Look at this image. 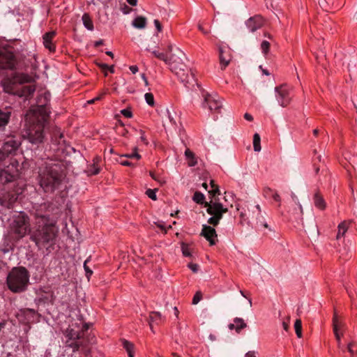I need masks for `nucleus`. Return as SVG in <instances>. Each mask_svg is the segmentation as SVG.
Wrapping results in <instances>:
<instances>
[{
	"label": "nucleus",
	"mask_w": 357,
	"mask_h": 357,
	"mask_svg": "<svg viewBox=\"0 0 357 357\" xmlns=\"http://www.w3.org/2000/svg\"><path fill=\"white\" fill-rule=\"evenodd\" d=\"M47 96L50 94L38 97V103L42 105H38L36 109L29 111L26 115V123L22 136L32 144L41 143L44 138L45 124L48 119V113L45 107L48 102Z\"/></svg>",
	"instance_id": "obj_1"
},
{
	"label": "nucleus",
	"mask_w": 357,
	"mask_h": 357,
	"mask_svg": "<svg viewBox=\"0 0 357 357\" xmlns=\"http://www.w3.org/2000/svg\"><path fill=\"white\" fill-rule=\"evenodd\" d=\"M89 328V324L85 323L81 317L73 319L64 333L67 338L66 347L71 348L73 352L80 351L86 356L88 355L91 342L85 333Z\"/></svg>",
	"instance_id": "obj_2"
},
{
	"label": "nucleus",
	"mask_w": 357,
	"mask_h": 357,
	"mask_svg": "<svg viewBox=\"0 0 357 357\" xmlns=\"http://www.w3.org/2000/svg\"><path fill=\"white\" fill-rule=\"evenodd\" d=\"M32 81V77L28 74L15 73L3 80V87L6 93L29 100L33 97L36 91V86L34 84L27 86L23 84L31 83Z\"/></svg>",
	"instance_id": "obj_3"
},
{
	"label": "nucleus",
	"mask_w": 357,
	"mask_h": 357,
	"mask_svg": "<svg viewBox=\"0 0 357 357\" xmlns=\"http://www.w3.org/2000/svg\"><path fill=\"white\" fill-rule=\"evenodd\" d=\"M58 233L56 221L33 224L30 240L35 243L38 249H47L55 244Z\"/></svg>",
	"instance_id": "obj_4"
},
{
	"label": "nucleus",
	"mask_w": 357,
	"mask_h": 357,
	"mask_svg": "<svg viewBox=\"0 0 357 357\" xmlns=\"http://www.w3.org/2000/svg\"><path fill=\"white\" fill-rule=\"evenodd\" d=\"M152 54L158 59L164 61L169 65L170 70L174 73L182 82L188 83L189 82L190 69L184 63L186 59L185 54L180 49H177L176 52L168 56L167 54L154 50Z\"/></svg>",
	"instance_id": "obj_5"
},
{
	"label": "nucleus",
	"mask_w": 357,
	"mask_h": 357,
	"mask_svg": "<svg viewBox=\"0 0 357 357\" xmlns=\"http://www.w3.org/2000/svg\"><path fill=\"white\" fill-rule=\"evenodd\" d=\"M40 187L46 192H52L61 185L63 178V169L59 163L47 164L39 173Z\"/></svg>",
	"instance_id": "obj_6"
},
{
	"label": "nucleus",
	"mask_w": 357,
	"mask_h": 357,
	"mask_svg": "<svg viewBox=\"0 0 357 357\" xmlns=\"http://www.w3.org/2000/svg\"><path fill=\"white\" fill-rule=\"evenodd\" d=\"M29 272L25 267L17 266L13 268L6 278V284L8 289L15 294L25 291L29 284Z\"/></svg>",
	"instance_id": "obj_7"
},
{
	"label": "nucleus",
	"mask_w": 357,
	"mask_h": 357,
	"mask_svg": "<svg viewBox=\"0 0 357 357\" xmlns=\"http://www.w3.org/2000/svg\"><path fill=\"white\" fill-rule=\"evenodd\" d=\"M31 231L30 218L26 213L21 211L12 216L8 232L15 241H18L26 235H31Z\"/></svg>",
	"instance_id": "obj_8"
},
{
	"label": "nucleus",
	"mask_w": 357,
	"mask_h": 357,
	"mask_svg": "<svg viewBox=\"0 0 357 357\" xmlns=\"http://www.w3.org/2000/svg\"><path fill=\"white\" fill-rule=\"evenodd\" d=\"M204 207L206 208V212L211 215L208 220V223L214 227L217 226L220 220L222 218L223 214L228 211L227 207L216 199H211L208 202L204 203Z\"/></svg>",
	"instance_id": "obj_9"
},
{
	"label": "nucleus",
	"mask_w": 357,
	"mask_h": 357,
	"mask_svg": "<svg viewBox=\"0 0 357 357\" xmlns=\"http://www.w3.org/2000/svg\"><path fill=\"white\" fill-rule=\"evenodd\" d=\"M51 209L52 206L49 202L35 204L30 212L31 215L34 218V224L56 221V220L50 218Z\"/></svg>",
	"instance_id": "obj_10"
},
{
	"label": "nucleus",
	"mask_w": 357,
	"mask_h": 357,
	"mask_svg": "<svg viewBox=\"0 0 357 357\" xmlns=\"http://www.w3.org/2000/svg\"><path fill=\"white\" fill-rule=\"evenodd\" d=\"M17 60L14 53L6 47L0 48V68L13 70L16 68Z\"/></svg>",
	"instance_id": "obj_11"
},
{
	"label": "nucleus",
	"mask_w": 357,
	"mask_h": 357,
	"mask_svg": "<svg viewBox=\"0 0 357 357\" xmlns=\"http://www.w3.org/2000/svg\"><path fill=\"white\" fill-rule=\"evenodd\" d=\"M275 98L279 105L283 107L288 106L292 99L291 88L287 84H281L275 88Z\"/></svg>",
	"instance_id": "obj_12"
},
{
	"label": "nucleus",
	"mask_w": 357,
	"mask_h": 357,
	"mask_svg": "<svg viewBox=\"0 0 357 357\" xmlns=\"http://www.w3.org/2000/svg\"><path fill=\"white\" fill-rule=\"evenodd\" d=\"M18 162L15 160L12 162L6 168L0 170V181L3 183H6L14 181L19 175L17 169Z\"/></svg>",
	"instance_id": "obj_13"
},
{
	"label": "nucleus",
	"mask_w": 357,
	"mask_h": 357,
	"mask_svg": "<svg viewBox=\"0 0 357 357\" xmlns=\"http://www.w3.org/2000/svg\"><path fill=\"white\" fill-rule=\"evenodd\" d=\"M203 97L204 102L207 105V107L211 112L214 111L216 113H220L222 104L218 95L206 93L203 94Z\"/></svg>",
	"instance_id": "obj_14"
},
{
	"label": "nucleus",
	"mask_w": 357,
	"mask_h": 357,
	"mask_svg": "<svg viewBox=\"0 0 357 357\" xmlns=\"http://www.w3.org/2000/svg\"><path fill=\"white\" fill-rule=\"evenodd\" d=\"M343 324L342 321L339 319L337 312L335 311L333 317V333L337 340V347L340 349L343 352H344V347L342 344L341 337L343 335V333L340 331V328L342 327Z\"/></svg>",
	"instance_id": "obj_15"
},
{
	"label": "nucleus",
	"mask_w": 357,
	"mask_h": 357,
	"mask_svg": "<svg viewBox=\"0 0 357 357\" xmlns=\"http://www.w3.org/2000/svg\"><path fill=\"white\" fill-rule=\"evenodd\" d=\"M21 145V140L15 136L8 137L4 142L2 148L3 150L11 155L15 153Z\"/></svg>",
	"instance_id": "obj_16"
},
{
	"label": "nucleus",
	"mask_w": 357,
	"mask_h": 357,
	"mask_svg": "<svg viewBox=\"0 0 357 357\" xmlns=\"http://www.w3.org/2000/svg\"><path fill=\"white\" fill-rule=\"evenodd\" d=\"M265 23L264 18L260 15L250 17L245 22L247 27L251 32H255L261 28Z\"/></svg>",
	"instance_id": "obj_17"
},
{
	"label": "nucleus",
	"mask_w": 357,
	"mask_h": 357,
	"mask_svg": "<svg viewBox=\"0 0 357 357\" xmlns=\"http://www.w3.org/2000/svg\"><path fill=\"white\" fill-rule=\"evenodd\" d=\"M201 235L209 242L211 245H213L216 243L218 236L215 229L213 227L204 225L202 226Z\"/></svg>",
	"instance_id": "obj_18"
},
{
	"label": "nucleus",
	"mask_w": 357,
	"mask_h": 357,
	"mask_svg": "<svg viewBox=\"0 0 357 357\" xmlns=\"http://www.w3.org/2000/svg\"><path fill=\"white\" fill-rule=\"evenodd\" d=\"M219 58L221 69H225L229 63L231 59V51L227 47H220L219 48Z\"/></svg>",
	"instance_id": "obj_19"
},
{
	"label": "nucleus",
	"mask_w": 357,
	"mask_h": 357,
	"mask_svg": "<svg viewBox=\"0 0 357 357\" xmlns=\"http://www.w3.org/2000/svg\"><path fill=\"white\" fill-rule=\"evenodd\" d=\"M17 196L13 192H6L0 196V204L1 206L10 208L16 202Z\"/></svg>",
	"instance_id": "obj_20"
},
{
	"label": "nucleus",
	"mask_w": 357,
	"mask_h": 357,
	"mask_svg": "<svg viewBox=\"0 0 357 357\" xmlns=\"http://www.w3.org/2000/svg\"><path fill=\"white\" fill-rule=\"evenodd\" d=\"M56 31H52L45 33L43 36V45L45 48L48 49L50 52H54L56 50V45L52 42L53 39L56 36Z\"/></svg>",
	"instance_id": "obj_21"
},
{
	"label": "nucleus",
	"mask_w": 357,
	"mask_h": 357,
	"mask_svg": "<svg viewBox=\"0 0 357 357\" xmlns=\"http://www.w3.org/2000/svg\"><path fill=\"white\" fill-rule=\"evenodd\" d=\"M165 317L162 316L160 312H151L149 314V324L150 326V328L153 333H155L153 331V324H155L157 325H159L164 322Z\"/></svg>",
	"instance_id": "obj_22"
},
{
	"label": "nucleus",
	"mask_w": 357,
	"mask_h": 357,
	"mask_svg": "<svg viewBox=\"0 0 357 357\" xmlns=\"http://www.w3.org/2000/svg\"><path fill=\"white\" fill-rule=\"evenodd\" d=\"M351 223H352V221L349 220H344L338 225V226H337L338 231H337V234L336 236V238L337 240L344 236V234L347 231V230L349 228Z\"/></svg>",
	"instance_id": "obj_23"
},
{
	"label": "nucleus",
	"mask_w": 357,
	"mask_h": 357,
	"mask_svg": "<svg viewBox=\"0 0 357 357\" xmlns=\"http://www.w3.org/2000/svg\"><path fill=\"white\" fill-rule=\"evenodd\" d=\"M313 201L314 206L323 211L326 207V202L323 197V196L321 195L319 190H317L313 196Z\"/></svg>",
	"instance_id": "obj_24"
},
{
	"label": "nucleus",
	"mask_w": 357,
	"mask_h": 357,
	"mask_svg": "<svg viewBox=\"0 0 357 357\" xmlns=\"http://www.w3.org/2000/svg\"><path fill=\"white\" fill-rule=\"evenodd\" d=\"M185 156L189 167H194L197 164V160L195 153L189 149L185 150Z\"/></svg>",
	"instance_id": "obj_25"
},
{
	"label": "nucleus",
	"mask_w": 357,
	"mask_h": 357,
	"mask_svg": "<svg viewBox=\"0 0 357 357\" xmlns=\"http://www.w3.org/2000/svg\"><path fill=\"white\" fill-rule=\"evenodd\" d=\"M10 114V112H3L0 109V128L5 127L8 123Z\"/></svg>",
	"instance_id": "obj_26"
},
{
	"label": "nucleus",
	"mask_w": 357,
	"mask_h": 357,
	"mask_svg": "<svg viewBox=\"0 0 357 357\" xmlns=\"http://www.w3.org/2000/svg\"><path fill=\"white\" fill-rule=\"evenodd\" d=\"M84 26L89 31L94 29V26L89 14L84 13L82 17Z\"/></svg>",
	"instance_id": "obj_27"
},
{
	"label": "nucleus",
	"mask_w": 357,
	"mask_h": 357,
	"mask_svg": "<svg viewBox=\"0 0 357 357\" xmlns=\"http://www.w3.org/2000/svg\"><path fill=\"white\" fill-rule=\"evenodd\" d=\"M132 24L137 29H144L146 25V19L142 16H138L134 19Z\"/></svg>",
	"instance_id": "obj_28"
},
{
	"label": "nucleus",
	"mask_w": 357,
	"mask_h": 357,
	"mask_svg": "<svg viewBox=\"0 0 357 357\" xmlns=\"http://www.w3.org/2000/svg\"><path fill=\"white\" fill-rule=\"evenodd\" d=\"M123 347L128 352L129 357H134V345L130 342L123 340L122 341Z\"/></svg>",
	"instance_id": "obj_29"
},
{
	"label": "nucleus",
	"mask_w": 357,
	"mask_h": 357,
	"mask_svg": "<svg viewBox=\"0 0 357 357\" xmlns=\"http://www.w3.org/2000/svg\"><path fill=\"white\" fill-rule=\"evenodd\" d=\"M234 322L235 323V330L237 333H239L243 328H245L247 326V324L241 318H235L234 319Z\"/></svg>",
	"instance_id": "obj_30"
},
{
	"label": "nucleus",
	"mask_w": 357,
	"mask_h": 357,
	"mask_svg": "<svg viewBox=\"0 0 357 357\" xmlns=\"http://www.w3.org/2000/svg\"><path fill=\"white\" fill-rule=\"evenodd\" d=\"M204 199H205V197L204 195V194H202V192H195L193 197H192V200L196 202L197 204H203L204 206V203L206 202H204Z\"/></svg>",
	"instance_id": "obj_31"
},
{
	"label": "nucleus",
	"mask_w": 357,
	"mask_h": 357,
	"mask_svg": "<svg viewBox=\"0 0 357 357\" xmlns=\"http://www.w3.org/2000/svg\"><path fill=\"white\" fill-rule=\"evenodd\" d=\"M260 136L258 133H255L253 136V147L254 150L257 152L261 151V145H260Z\"/></svg>",
	"instance_id": "obj_32"
},
{
	"label": "nucleus",
	"mask_w": 357,
	"mask_h": 357,
	"mask_svg": "<svg viewBox=\"0 0 357 357\" xmlns=\"http://www.w3.org/2000/svg\"><path fill=\"white\" fill-rule=\"evenodd\" d=\"M295 332L298 338L302 337V322L301 319H296L294 323Z\"/></svg>",
	"instance_id": "obj_33"
},
{
	"label": "nucleus",
	"mask_w": 357,
	"mask_h": 357,
	"mask_svg": "<svg viewBox=\"0 0 357 357\" xmlns=\"http://www.w3.org/2000/svg\"><path fill=\"white\" fill-rule=\"evenodd\" d=\"M63 137V133H61L59 130L56 129L54 131L52 140L54 141L56 143L59 144L61 142V141L64 142V140H62Z\"/></svg>",
	"instance_id": "obj_34"
},
{
	"label": "nucleus",
	"mask_w": 357,
	"mask_h": 357,
	"mask_svg": "<svg viewBox=\"0 0 357 357\" xmlns=\"http://www.w3.org/2000/svg\"><path fill=\"white\" fill-rule=\"evenodd\" d=\"M347 350L351 356L357 355V344L352 341L347 344Z\"/></svg>",
	"instance_id": "obj_35"
},
{
	"label": "nucleus",
	"mask_w": 357,
	"mask_h": 357,
	"mask_svg": "<svg viewBox=\"0 0 357 357\" xmlns=\"http://www.w3.org/2000/svg\"><path fill=\"white\" fill-rule=\"evenodd\" d=\"M137 147H135L133 151L134 152L130 154H125L121 156V158H127L130 159H136L137 160H139L141 158V155L137 153Z\"/></svg>",
	"instance_id": "obj_36"
},
{
	"label": "nucleus",
	"mask_w": 357,
	"mask_h": 357,
	"mask_svg": "<svg viewBox=\"0 0 357 357\" xmlns=\"http://www.w3.org/2000/svg\"><path fill=\"white\" fill-rule=\"evenodd\" d=\"M270 43L267 40H263L261 43V50L264 56H266L270 50Z\"/></svg>",
	"instance_id": "obj_37"
},
{
	"label": "nucleus",
	"mask_w": 357,
	"mask_h": 357,
	"mask_svg": "<svg viewBox=\"0 0 357 357\" xmlns=\"http://www.w3.org/2000/svg\"><path fill=\"white\" fill-rule=\"evenodd\" d=\"M211 185L212 188V190L208 191V193L212 196L215 197L217 194H220V190L218 188V186L215 184V182L213 180L211 181Z\"/></svg>",
	"instance_id": "obj_38"
},
{
	"label": "nucleus",
	"mask_w": 357,
	"mask_h": 357,
	"mask_svg": "<svg viewBox=\"0 0 357 357\" xmlns=\"http://www.w3.org/2000/svg\"><path fill=\"white\" fill-rule=\"evenodd\" d=\"M144 98H145V100H146V103L149 105H150L151 107L154 106V105H155L154 97L151 93H145Z\"/></svg>",
	"instance_id": "obj_39"
},
{
	"label": "nucleus",
	"mask_w": 357,
	"mask_h": 357,
	"mask_svg": "<svg viewBox=\"0 0 357 357\" xmlns=\"http://www.w3.org/2000/svg\"><path fill=\"white\" fill-rule=\"evenodd\" d=\"M181 250L183 256L185 257H190L191 256V250L189 245L185 243H182L181 244Z\"/></svg>",
	"instance_id": "obj_40"
},
{
	"label": "nucleus",
	"mask_w": 357,
	"mask_h": 357,
	"mask_svg": "<svg viewBox=\"0 0 357 357\" xmlns=\"http://www.w3.org/2000/svg\"><path fill=\"white\" fill-rule=\"evenodd\" d=\"M90 257L86 259L84 263V268L86 272V275L88 278L92 275L93 271L90 269V268L87 266V263L89 261Z\"/></svg>",
	"instance_id": "obj_41"
},
{
	"label": "nucleus",
	"mask_w": 357,
	"mask_h": 357,
	"mask_svg": "<svg viewBox=\"0 0 357 357\" xmlns=\"http://www.w3.org/2000/svg\"><path fill=\"white\" fill-rule=\"evenodd\" d=\"M202 298V294L201 291H197L192 298V304L197 305Z\"/></svg>",
	"instance_id": "obj_42"
},
{
	"label": "nucleus",
	"mask_w": 357,
	"mask_h": 357,
	"mask_svg": "<svg viewBox=\"0 0 357 357\" xmlns=\"http://www.w3.org/2000/svg\"><path fill=\"white\" fill-rule=\"evenodd\" d=\"M156 190L157 189H154V190H152V189H148L146 191V195L151 199L153 200H156L157 197H156Z\"/></svg>",
	"instance_id": "obj_43"
},
{
	"label": "nucleus",
	"mask_w": 357,
	"mask_h": 357,
	"mask_svg": "<svg viewBox=\"0 0 357 357\" xmlns=\"http://www.w3.org/2000/svg\"><path fill=\"white\" fill-rule=\"evenodd\" d=\"M121 113L127 118H131L132 116V113L129 109H124L121 111Z\"/></svg>",
	"instance_id": "obj_44"
},
{
	"label": "nucleus",
	"mask_w": 357,
	"mask_h": 357,
	"mask_svg": "<svg viewBox=\"0 0 357 357\" xmlns=\"http://www.w3.org/2000/svg\"><path fill=\"white\" fill-rule=\"evenodd\" d=\"M8 156V153H6L3 148L0 149V162L6 160Z\"/></svg>",
	"instance_id": "obj_45"
},
{
	"label": "nucleus",
	"mask_w": 357,
	"mask_h": 357,
	"mask_svg": "<svg viewBox=\"0 0 357 357\" xmlns=\"http://www.w3.org/2000/svg\"><path fill=\"white\" fill-rule=\"evenodd\" d=\"M188 266L194 273H197L198 271L199 266L196 264L190 263L188 264Z\"/></svg>",
	"instance_id": "obj_46"
},
{
	"label": "nucleus",
	"mask_w": 357,
	"mask_h": 357,
	"mask_svg": "<svg viewBox=\"0 0 357 357\" xmlns=\"http://www.w3.org/2000/svg\"><path fill=\"white\" fill-rule=\"evenodd\" d=\"M139 133L140 134V139L142 140V142H144L146 145H147L149 144L145 135H144V130H139Z\"/></svg>",
	"instance_id": "obj_47"
},
{
	"label": "nucleus",
	"mask_w": 357,
	"mask_h": 357,
	"mask_svg": "<svg viewBox=\"0 0 357 357\" xmlns=\"http://www.w3.org/2000/svg\"><path fill=\"white\" fill-rule=\"evenodd\" d=\"M271 197L275 202L280 203V202H281L280 196L279 195V194L277 192L273 191V194L271 195Z\"/></svg>",
	"instance_id": "obj_48"
},
{
	"label": "nucleus",
	"mask_w": 357,
	"mask_h": 357,
	"mask_svg": "<svg viewBox=\"0 0 357 357\" xmlns=\"http://www.w3.org/2000/svg\"><path fill=\"white\" fill-rule=\"evenodd\" d=\"M119 163L123 166H130V167L135 166V165L132 162H130L128 160H119Z\"/></svg>",
	"instance_id": "obj_49"
},
{
	"label": "nucleus",
	"mask_w": 357,
	"mask_h": 357,
	"mask_svg": "<svg viewBox=\"0 0 357 357\" xmlns=\"http://www.w3.org/2000/svg\"><path fill=\"white\" fill-rule=\"evenodd\" d=\"M291 197H292L293 200L295 202V203L299 206L301 212V213H303V207H302L301 204L299 203V202L298 201L296 196L294 194H292Z\"/></svg>",
	"instance_id": "obj_50"
},
{
	"label": "nucleus",
	"mask_w": 357,
	"mask_h": 357,
	"mask_svg": "<svg viewBox=\"0 0 357 357\" xmlns=\"http://www.w3.org/2000/svg\"><path fill=\"white\" fill-rule=\"evenodd\" d=\"M154 24L158 30V32L162 31V25L158 20H154Z\"/></svg>",
	"instance_id": "obj_51"
},
{
	"label": "nucleus",
	"mask_w": 357,
	"mask_h": 357,
	"mask_svg": "<svg viewBox=\"0 0 357 357\" xmlns=\"http://www.w3.org/2000/svg\"><path fill=\"white\" fill-rule=\"evenodd\" d=\"M254 208H255L256 211H253L252 213L254 214L255 213H256L257 216H260L261 218H262L261 216V210L260 206L259 205H256Z\"/></svg>",
	"instance_id": "obj_52"
},
{
	"label": "nucleus",
	"mask_w": 357,
	"mask_h": 357,
	"mask_svg": "<svg viewBox=\"0 0 357 357\" xmlns=\"http://www.w3.org/2000/svg\"><path fill=\"white\" fill-rule=\"evenodd\" d=\"M121 10L124 14H128L132 10V9L126 4L123 5V7L121 8Z\"/></svg>",
	"instance_id": "obj_53"
},
{
	"label": "nucleus",
	"mask_w": 357,
	"mask_h": 357,
	"mask_svg": "<svg viewBox=\"0 0 357 357\" xmlns=\"http://www.w3.org/2000/svg\"><path fill=\"white\" fill-rule=\"evenodd\" d=\"M198 29L200 31H202L204 34L207 35L210 33L209 30L205 29L202 24L198 25Z\"/></svg>",
	"instance_id": "obj_54"
},
{
	"label": "nucleus",
	"mask_w": 357,
	"mask_h": 357,
	"mask_svg": "<svg viewBox=\"0 0 357 357\" xmlns=\"http://www.w3.org/2000/svg\"><path fill=\"white\" fill-rule=\"evenodd\" d=\"M313 166H314V169L315 174H318L319 171H320V169H321V165H319L317 163L314 162Z\"/></svg>",
	"instance_id": "obj_55"
},
{
	"label": "nucleus",
	"mask_w": 357,
	"mask_h": 357,
	"mask_svg": "<svg viewBox=\"0 0 357 357\" xmlns=\"http://www.w3.org/2000/svg\"><path fill=\"white\" fill-rule=\"evenodd\" d=\"M97 65L102 70H106L109 68V66L106 63H97Z\"/></svg>",
	"instance_id": "obj_56"
},
{
	"label": "nucleus",
	"mask_w": 357,
	"mask_h": 357,
	"mask_svg": "<svg viewBox=\"0 0 357 357\" xmlns=\"http://www.w3.org/2000/svg\"><path fill=\"white\" fill-rule=\"evenodd\" d=\"M319 162V163H322L323 165L324 164V162L322 161V158H321V155H318L314 159V163L316 162L317 163Z\"/></svg>",
	"instance_id": "obj_57"
},
{
	"label": "nucleus",
	"mask_w": 357,
	"mask_h": 357,
	"mask_svg": "<svg viewBox=\"0 0 357 357\" xmlns=\"http://www.w3.org/2000/svg\"><path fill=\"white\" fill-rule=\"evenodd\" d=\"M273 190L271 188H266L264 190V194L266 196L271 197V195L273 194Z\"/></svg>",
	"instance_id": "obj_58"
},
{
	"label": "nucleus",
	"mask_w": 357,
	"mask_h": 357,
	"mask_svg": "<svg viewBox=\"0 0 357 357\" xmlns=\"http://www.w3.org/2000/svg\"><path fill=\"white\" fill-rule=\"evenodd\" d=\"M130 71L133 73V74H135L137 72H138V67L137 66H130Z\"/></svg>",
	"instance_id": "obj_59"
},
{
	"label": "nucleus",
	"mask_w": 357,
	"mask_h": 357,
	"mask_svg": "<svg viewBox=\"0 0 357 357\" xmlns=\"http://www.w3.org/2000/svg\"><path fill=\"white\" fill-rule=\"evenodd\" d=\"M244 118H245V119H246L247 121H252L253 120L252 116L248 113H245L244 114Z\"/></svg>",
	"instance_id": "obj_60"
},
{
	"label": "nucleus",
	"mask_w": 357,
	"mask_h": 357,
	"mask_svg": "<svg viewBox=\"0 0 357 357\" xmlns=\"http://www.w3.org/2000/svg\"><path fill=\"white\" fill-rule=\"evenodd\" d=\"M245 357H257V356L255 351H250L245 354Z\"/></svg>",
	"instance_id": "obj_61"
},
{
	"label": "nucleus",
	"mask_w": 357,
	"mask_h": 357,
	"mask_svg": "<svg viewBox=\"0 0 357 357\" xmlns=\"http://www.w3.org/2000/svg\"><path fill=\"white\" fill-rule=\"evenodd\" d=\"M257 223L263 226L264 228H268V225L266 222L261 221V220H257Z\"/></svg>",
	"instance_id": "obj_62"
},
{
	"label": "nucleus",
	"mask_w": 357,
	"mask_h": 357,
	"mask_svg": "<svg viewBox=\"0 0 357 357\" xmlns=\"http://www.w3.org/2000/svg\"><path fill=\"white\" fill-rule=\"evenodd\" d=\"M172 50H173V45L169 43L167 45V54L168 55L169 53H172Z\"/></svg>",
	"instance_id": "obj_63"
},
{
	"label": "nucleus",
	"mask_w": 357,
	"mask_h": 357,
	"mask_svg": "<svg viewBox=\"0 0 357 357\" xmlns=\"http://www.w3.org/2000/svg\"><path fill=\"white\" fill-rule=\"evenodd\" d=\"M105 94H106L105 91L100 93L99 96H98L97 97L95 98L96 101L100 100L104 97V96Z\"/></svg>",
	"instance_id": "obj_64"
}]
</instances>
